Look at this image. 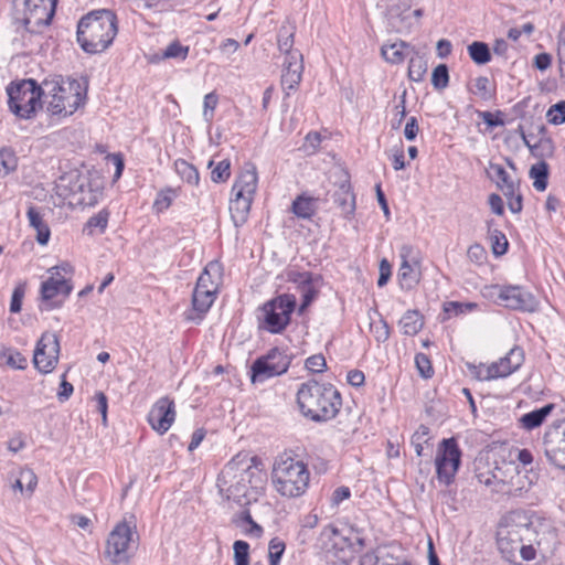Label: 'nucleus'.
<instances>
[{
    "instance_id": "8",
    "label": "nucleus",
    "mask_w": 565,
    "mask_h": 565,
    "mask_svg": "<svg viewBox=\"0 0 565 565\" xmlns=\"http://www.w3.org/2000/svg\"><path fill=\"white\" fill-rule=\"evenodd\" d=\"M57 191L70 205L75 206H93L102 196L100 184L79 173L61 178Z\"/></svg>"
},
{
    "instance_id": "53",
    "label": "nucleus",
    "mask_w": 565,
    "mask_h": 565,
    "mask_svg": "<svg viewBox=\"0 0 565 565\" xmlns=\"http://www.w3.org/2000/svg\"><path fill=\"white\" fill-rule=\"evenodd\" d=\"M473 94L483 100H490L493 96V90L490 89V81L486 76H479L475 79Z\"/></svg>"
},
{
    "instance_id": "26",
    "label": "nucleus",
    "mask_w": 565,
    "mask_h": 565,
    "mask_svg": "<svg viewBox=\"0 0 565 565\" xmlns=\"http://www.w3.org/2000/svg\"><path fill=\"white\" fill-rule=\"evenodd\" d=\"M554 409L555 404L550 403L541 408L529 412L520 417V426L526 430H533L540 427Z\"/></svg>"
},
{
    "instance_id": "25",
    "label": "nucleus",
    "mask_w": 565,
    "mask_h": 565,
    "mask_svg": "<svg viewBox=\"0 0 565 565\" xmlns=\"http://www.w3.org/2000/svg\"><path fill=\"white\" fill-rule=\"evenodd\" d=\"M254 198L236 196L230 202L231 218L236 227L246 223Z\"/></svg>"
},
{
    "instance_id": "44",
    "label": "nucleus",
    "mask_w": 565,
    "mask_h": 565,
    "mask_svg": "<svg viewBox=\"0 0 565 565\" xmlns=\"http://www.w3.org/2000/svg\"><path fill=\"white\" fill-rule=\"evenodd\" d=\"M189 54V46L182 45L179 41L171 42L162 52V58H175L184 61Z\"/></svg>"
},
{
    "instance_id": "33",
    "label": "nucleus",
    "mask_w": 565,
    "mask_h": 565,
    "mask_svg": "<svg viewBox=\"0 0 565 565\" xmlns=\"http://www.w3.org/2000/svg\"><path fill=\"white\" fill-rule=\"evenodd\" d=\"M218 270L220 266L217 263H209L207 266L204 268L203 273L199 276L195 289L216 292L217 282L213 280L212 273L218 274Z\"/></svg>"
},
{
    "instance_id": "19",
    "label": "nucleus",
    "mask_w": 565,
    "mask_h": 565,
    "mask_svg": "<svg viewBox=\"0 0 565 565\" xmlns=\"http://www.w3.org/2000/svg\"><path fill=\"white\" fill-rule=\"evenodd\" d=\"M399 257L402 259L398 269V279L401 286L406 289H412L420 280V263L416 256L415 249L411 245H403L399 249Z\"/></svg>"
},
{
    "instance_id": "15",
    "label": "nucleus",
    "mask_w": 565,
    "mask_h": 565,
    "mask_svg": "<svg viewBox=\"0 0 565 565\" xmlns=\"http://www.w3.org/2000/svg\"><path fill=\"white\" fill-rule=\"evenodd\" d=\"M291 358L281 349L273 348L266 355L256 359L252 365V382H264L281 375L289 369Z\"/></svg>"
},
{
    "instance_id": "35",
    "label": "nucleus",
    "mask_w": 565,
    "mask_h": 565,
    "mask_svg": "<svg viewBox=\"0 0 565 565\" xmlns=\"http://www.w3.org/2000/svg\"><path fill=\"white\" fill-rule=\"evenodd\" d=\"M470 58L478 65L487 64L491 60V53L488 44L475 41L468 45Z\"/></svg>"
},
{
    "instance_id": "22",
    "label": "nucleus",
    "mask_w": 565,
    "mask_h": 565,
    "mask_svg": "<svg viewBox=\"0 0 565 565\" xmlns=\"http://www.w3.org/2000/svg\"><path fill=\"white\" fill-rule=\"evenodd\" d=\"M422 15V9L411 11L405 0L392 4L387 10L390 28L397 33L408 32L413 28V20L417 21Z\"/></svg>"
},
{
    "instance_id": "51",
    "label": "nucleus",
    "mask_w": 565,
    "mask_h": 565,
    "mask_svg": "<svg viewBox=\"0 0 565 565\" xmlns=\"http://www.w3.org/2000/svg\"><path fill=\"white\" fill-rule=\"evenodd\" d=\"M218 97L215 93H209L204 96L203 100V119L206 124L211 125L213 117H214V110L217 106Z\"/></svg>"
},
{
    "instance_id": "60",
    "label": "nucleus",
    "mask_w": 565,
    "mask_h": 565,
    "mask_svg": "<svg viewBox=\"0 0 565 565\" xmlns=\"http://www.w3.org/2000/svg\"><path fill=\"white\" fill-rule=\"evenodd\" d=\"M49 273L50 277L47 279H53L55 281L67 280L65 275L72 273V267L68 264L64 263L50 268Z\"/></svg>"
},
{
    "instance_id": "54",
    "label": "nucleus",
    "mask_w": 565,
    "mask_h": 565,
    "mask_svg": "<svg viewBox=\"0 0 565 565\" xmlns=\"http://www.w3.org/2000/svg\"><path fill=\"white\" fill-rule=\"evenodd\" d=\"M285 543L275 537L270 540L269 546H268V557H269V564L270 565H278L280 562V558L285 552Z\"/></svg>"
},
{
    "instance_id": "30",
    "label": "nucleus",
    "mask_w": 565,
    "mask_h": 565,
    "mask_svg": "<svg viewBox=\"0 0 565 565\" xmlns=\"http://www.w3.org/2000/svg\"><path fill=\"white\" fill-rule=\"evenodd\" d=\"M423 318L416 310H408L399 320L402 332L406 335H415L423 328Z\"/></svg>"
},
{
    "instance_id": "6",
    "label": "nucleus",
    "mask_w": 565,
    "mask_h": 565,
    "mask_svg": "<svg viewBox=\"0 0 565 565\" xmlns=\"http://www.w3.org/2000/svg\"><path fill=\"white\" fill-rule=\"evenodd\" d=\"M253 475V467L247 455L243 457L241 455L236 456L225 465L217 477L216 484L220 493L239 505L247 504L249 502L248 492Z\"/></svg>"
},
{
    "instance_id": "16",
    "label": "nucleus",
    "mask_w": 565,
    "mask_h": 565,
    "mask_svg": "<svg viewBox=\"0 0 565 565\" xmlns=\"http://www.w3.org/2000/svg\"><path fill=\"white\" fill-rule=\"evenodd\" d=\"M543 451L551 465L565 470V419L554 423L546 429Z\"/></svg>"
},
{
    "instance_id": "9",
    "label": "nucleus",
    "mask_w": 565,
    "mask_h": 565,
    "mask_svg": "<svg viewBox=\"0 0 565 565\" xmlns=\"http://www.w3.org/2000/svg\"><path fill=\"white\" fill-rule=\"evenodd\" d=\"M139 534L136 525L127 521L118 523L109 533L105 556L114 565H127L137 548Z\"/></svg>"
},
{
    "instance_id": "11",
    "label": "nucleus",
    "mask_w": 565,
    "mask_h": 565,
    "mask_svg": "<svg viewBox=\"0 0 565 565\" xmlns=\"http://www.w3.org/2000/svg\"><path fill=\"white\" fill-rule=\"evenodd\" d=\"M488 296L497 303L512 310L534 312L539 309L536 297L519 285H492L487 288Z\"/></svg>"
},
{
    "instance_id": "39",
    "label": "nucleus",
    "mask_w": 565,
    "mask_h": 565,
    "mask_svg": "<svg viewBox=\"0 0 565 565\" xmlns=\"http://www.w3.org/2000/svg\"><path fill=\"white\" fill-rule=\"evenodd\" d=\"M427 72V62L416 54L411 56L408 65V77L413 82H422Z\"/></svg>"
},
{
    "instance_id": "31",
    "label": "nucleus",
    "mask_w": 565,
    "mask_h": 565,
    "mask_svg": "<svg viewBox=\"0 0 565 565\" xmlns=\"http://www.w3.org/2000/svg\"><path fill=\"white\" fill-rule=\"evenodd\" d=\"M215 291L198 290L194 288L192 295L193 309L200 315V319L209 311L215 300Z\"/></svg>"
},
{
    "instance_id": "63",
    "label": "nucleus",
    "mask_w": 565,
    "mask_h": 565,
    "mask_svg": "<svg viewBox=\"0 0 565 565\" xmlns=\"http://www.w3.org/2000/svg\"><path fill=\"white\" fill-rule=\"evenodd\" d=\"M23 296H24V289L22 287H17L13 290L12 297H11V302H10V311L11 312L18 313L21 311Z\"/></svg>"
},
{
    "instance_id": "48",
    "label": "nucleus",
    "mask_w": 565,
    "mask_h": 565,
    "mask_svg": "<svg viewBox=\"0 0 565 565\" xmlns=\"http://www.w3.org/2000/svg\"><path fill=\"white\" fill-rule=\"evenodd\" d=\"M477 308L475 302L448 301L444 303V311L448 317L459 316Z\"/></svg>"
},
{
    "instance_id": "57",
    "label": "nucleus",
    "mask_w": 565,
    "mask_h": 565,
    "mask_svg": "<svg viewBox=\"0 0 565 565\" xmlns=\"http://www.w3.org/2000/svg\"><path fill=\"white\" fill-rule=\"evenodd\" d=\"M415 364L419 374L424 379H429L433 375V366L428 356L424 353H417L415 355Z\"/></svg>"
},
{
    "instance_id": "32",
    "label": "nucleus",
    "mask_w": 565,
    "mask_h": 565,
    "mask_svg": "<svg viewBox=\"0 0 565 565\" xmlns=\"http://www.w3.org/2000/svg\"><path fill=\"white\" fill-rule=\"evenodd\" d=\"M530 178L533 180V186L536 191L543 192L547 188L548 164L540 161L533 164L529 171Z\"/></svg>"
},
{
    "instance_id": "7",
    "label": "nucleus",
    "mask_w": 565,
    "mask_h": 565,
    "mask_svg": "<svg viewBox=\"0 0 565 565\" xmlns=\"http://www.w3.org/2000/svg\"><path fill=\"white\" fill-rule=\"evenodd\" d=\"M295 34L296 25L289 20L281 24L277 33L278 50L285 54L281 86L287 95L298 87L303 72V56L299 50L294 49Z\"/></svg>"
},
{
    "instance_id": "5",
    "label": "nucleus",
    "mask_w": 565,
    "mask_h": 565,
    "mask_svg": "<svg viewBox=\"0 0 565 565\" xmlns=\"http://www.w3.org/2000/svg\"><path fill=\"white\" fill-rule=\"evenodd\" d=\"M309 480L310 472L302 460H298L286 452L275 459L271 470V484L281 497H301L309 487Z\"/></svg>"
},
{
    "instance_id": "27",
    "label": "nucleus",
    "mask_w": 565,
    "mask_h": 565,
    "mask_svg": "<svg viewBox=\"0 0 565 565\" xmlns=\"http://www.w3.org/2000/svg\"><path fill=\"white\" fill-rule=\"evenodd\" d=\"M414 49L404 41H396L392 44H384L381 53L384 60L392 64H401L413 52Z\"/></svg>"
},
{
    "instance_id": "56",
    "label": "nucleus",
    "mask_w": 565,
    "mask_h": 565,
    "mask_svg": "<svg viewBox=\"0 0 565 565\" xmlns=\"http://www.w3.org/2000/svg\"><path fill=\"white\" fill-rule=\"evenodd\" d=\"M286 278L288 281L297 284L300 288L303 286L312 284L313 276L309 271H298L295 269H290L286 273Z\"/></svg>"
},
{
    "instance_id": "38",
    "label": "nucleus",
    "mask_w": 565,
    "mask_h": 565,
    "mask_svg": "<svg viewBox=\"0 0 565 565\" xmlns=\"http://www.w3.org/2000/svg\"><path fill=\"white\" fill-rule=\"evenodd\" d=\"M1 361L8 366L17 370L26 367V359L17 350L8 348L0 352Z\"/></svg>"
},
{
    "instance_id": "24",
    "label": "nucleus",
    "mask_w": 565,
    "mask_h": 565,
    "mask_svg": "<svg viewBox=\"0 0 565 565\" xmlns=\"http://www.w3.org/2000/svg\"><path fill=\"white\" fill-rule=\"evenodd\" d=\"M258 177L254 166L244 170L233 184L232 193L236 196L254 198L257 190Z\"/></svg>"
},
{
    "instance_id": "50",
    "label": "nucleus",
    "mask_w": 565,
    "mask_h": 565,
    "mask_svg": "<svg viewBox=\"0 0 565 565\" xmlns=\"http://www.w3.org/2000/svg\"><path fill=\"white\" fill-rule=\"evenodd\" d=\"M235 565L249 564V545L245 541H235L233 545Z\"/></svg>"
},
{
    "instance_id": "4",
    "label": "nucleus",
    "mask_w": 565,
    "mask_h": 565,
    "mask_svg": "<svg viewBox=\"0 0 565 565\" xmlns=\"http://www.w3.org/2000/svg\"><path fill=\"white\" fill-rule=\"evenodd\" d=\"M117 31L116 17L111 11H93L79 20L77 42L87 53H102L113 43Z\"/></svg>"
},
{
    "instance_id": "37",
    "label": "nucleus",
    "mask_w": 565,
    "mask_h": 565,
    "mask_svg": "<svg viewBox=\"0 0 565 565\" xmlns=\"http://www.w3.org/2000/svg\"><path fill=\"white\" fill-rule=\"evenodd\" d=\"M18 166V158L14 151L10 148H2L0 150V179L7 177L10 172L14 171Z\"/></svg>"
},
{
    "instance_id": "18",
    "label": "nucleus",
    "mask_w": 565,
    "mask_h": 565,
    "mask_svg": "<svg viewBox=\"0 0 565 565\" xmlns=\"http://www.w3.org/2000/svg\"><path fill=\"white\" fill-rule=\"evenodd\" d=\"M524 362V352L521 348H512L508 354L486 367V375H479L480 381H491L507 377L518 371Z\"/></svg>"
},
{
    "instance_id": "13",
    "label": "nucleus",
    "mask_w": 565,
    "mask_h": 565,
    "mask_svg": "<svg viewBox=\"0 0 565 565\" xmlns=\"http://www.w3.org/2000/svg\"><path fill=\"white\" fill-rule=\"evenodd\" d=\"M461 463V450L455 438L443 439L435 459L436 473L439 482L449 486Z\"/></svg>"
},
{
    "instance_id": "21",
    "label": "nucleus",
    "mask_w": 565,
    "mask_h": 565,
    "mask_svg": "<svg viewBox=\"0 0 565 565\" xmlns=\"http://www.w3.org/2000/svg\"><path fill=\"white\" fill-rule=\"evenodd\" d=\"M72 288L70 280H44L41 285V298L44 303L42 309L52 310L60 308L70 296Z\"/></svg>"
},
{
    "instance_id": "49",
    "label": "nucleus",
    "mask_w": 565,
    "mask_h": 565,
    "mask_svg": "<svg viewBox=\"0 0 565 565\" xmlns=\"http://www.w3.org/2000/svg\"><path fill=\"white\" fill-rule=\"evenodd\" d=\"M231 177V162L228 159L220 161L211 171V180L215 183L226 182Z\"/></svg>"
},
{
    "instance_id": "23",
    "label": "nucleus",
    "mask_w": 565,
    "mask_h": 565,
    "mask_svg": "<svg viewBox=\"0 0 565 565\" xmlns=\"http://www.w3.org/2000/svg\"><path fill=\"white\" fill-rule=\"evenodd\" d=\"M334 204L341 210L343 217L350 220L355 212V195L352 192L349 174L341 172L339 185L332 194Z\"/></svg>"
},
{
    "instance_id": "28",
    "label": "nucleus",
    "mask_w": 565,
    "mask_h": 565,
    "mask_svg": "<svg viewBox=\"0 0 565 565\" xmlns=\"http://www.w3.org/2000/svg\"><path fill=\"white\" fill-rule=\"evenodd\" d=\"M26 216L30 226L36 231V242L40 245H46L51 236V231L43 218V214L35 206H30L26 211Z\"/></svg>"
},
{
    "instance_id": "59",
    "label": "nucleus",
    "mask_w": 565,
    "mask_h": 565,
    "mask_svg": "<svg viewBox=\"0 0 565 565\" xmlns=\"http://www.w3.org/2000/svg\"><path fill=\"white\" fill-rule=\"evenodd\" d=\"M305 366L315 373L323 372L327 366L326 359L322 354L311 355L306 360Z\"/></svg>"
},
{
    "instance_id": "55",
    "label": "nucleus",
    "mask_w": 565,
    "mask_h": 565,
    "mask_svg": "<svg viewBox=\"0 0 565 565\" xmlns=\"http://www.w3.org/2000/svg\"><path fill=\"white\" fill-rule=\"evenodd\" d=\"M175 195H177L175 191L170 188L166 189L163 191H160L154 200L153 207L158 212H162V211L167 210L171 205Z\"/></svg>"
},
{
    "instance_id": "61",
    "label": "nucleus",
    "mask_w": 565,
    "mask_h": 565,
    "mask_svg": "<svg viewBox=\"0 0 565 565\" xmlns=\"http://www.w3.org/2000/svg\"><path fill=\"white\" fill-rule=\"evenodd\" d=\"M301 291H302V302L299 307V311L303 312L307 309V307L312 302V300L316 298L318 291L312 286V284L303 286L301 288Z\"/></svg>"
},
{
    "instance_id": "46",
    "label": "nucleus",
    "mask_w": 565,
    "mask_h": 565,
    "mask_svg": "<svg viewBox=\"0 0 565 565\" xmlns=\"http://www.w3.org/2000/svg\"><path fill=\"white\" fill-rule=\"evenodd\" d=\"M489 177L493 180L498 188L501 185H508L509 183H514V181L510 178L505 169L498 163L490 162L489 164Z\"/></svg>"
},
{
    "instance_id": "64",
    "label": "nucleus",
    "mask_w": 565,
    "mask_h": 565,
    "mask_svg": "<svg viewBox=\"0 0 565 565\" xmlns=\"http://www.w3.org/2000/svg\"><path fill=\"white\" fill-rule=\"evenodd\" d=\"M392 274V266L387 259H382L380 263V277L377 279V286L383 287L387 284Z\"/></svg>"
},
{
    "instance_id": "47",
    "label": "nucleus",
    "mask_w": 565,
    "mask_h": 565,
    "mask_svg": "<svg viewBox=\"0 0 565 565\" xmlns=\"http://www.w3.org/2000/svg\"><path fill=\"white\" fill-rule=\"evenodd\" d=\"M449 83V72L446 64L437 65L431 74V84L436 89H444Z\"/></svg>"
},
{
    "instance_id": "29",
    "label": "nucleus",
    "mask_w": 565,
    "mask_h": 565,
    "mask_svg": "<svg viewBox=\"0 0 565 565\" xmlns=\"http://www.w3.org/2000/svg\"><path fill=\"white\" fill-rule=\"evenodd\" d=\"M537 132L541 136L537 141L534 143H531L529 136L525 135V132L521 129V138L524 142V145L531 150V152L534 156H545V154H552L553 152V145L552 140L547 137H545L546 128L545 126L541 125L537 127Z\"/></svg>"
},
{
    "instance_id": "12",
    "label": "nucleus",
    "mask_w": 565,
    "mask_h": 565,
    "mask_svg": "<svg viewBox=\"0 0 565 565\" xmlns=\"http://www.w3.org/2000/svg\"><path fill=\"white\" fill-rule=\"evenodd\" d=\"M296 305V297L289 294L266 302L262 309L263 327L271 333H280L288 326Z\"/></svg>"
},
{
    "instance_id": "34",
    "label": "nucleus",
    "mask_w": 565,
    "mask_h": 565,
    "mask_svg": "<svg viewBox=\"0 0 565 565\" xmlns=\"http://www.w3.org/2000/svg\"><path fill=\"white\" fill-rule=\"evenodd\" d=\"M487 225L493 254L495 256L504 255L509 246L505 235L501 231L492 228L493 221H488Z\"/></svg>"
},
{
    "instance_id": "36",
    "label": "nucleus",
    "mask_w": 565,
    "mask_h": 565,
    "mask_svg": "<svg viewBox=\"0 0 565 565\" xmlns=\"http://www.w3.org/2000/svg\"><path fill=\"white\" fill-rule=\"evenodd\" d=\"M177 173L189 184L198 185L200 181L199 171L194 166L183 159H179L174 163Z\"/></svg>"
},
{
    "instance_id": "52",
    "label": "nucleus",
    "mask_w": 565,
    "mask_h": 565,
    "mask_svg": "<svg viewBox=\"0 0 565 565\" xmlns=\"http://www.w3.org/2000/svg\"><path fill=\"white\" fill-rule=\"evenodd\" d=\"M550 124L562 125L565 122V100L558 102L551 106L546 113Z\"/></svg>"
},
{
    "instance_id": "40",
    "label": "nucleus",
    "mask_w": 565,
    "mask_h": 565,
    "mask_svg": "<svg viewBox=\"0 0 565 565\" xmlns=\"http://www.w3.org/2000/svg\"><path fill=\"white\" fill-rule=\"evenodd\" d=\"M315 202L311 198L298 196L292 203V212L301 218H310L315 214Z\"/></svg>"
},
{
    "instance_id": "1",
    "label": "nucleus",
    "mask_w": 565,
    "mask_h": 565,
    "mask_svg": "<svg viewBox=\"0 0 565 565\" xmlns=\"http://www.w3.org/2000/svg\"><path fill=\"white\" fill-rule=\"evenodd\" d=\"M535 531L529 515L523 511H512L502 518L497 531L498 548L510 563L533 561L536 551L531 542Z\"/></svg>"
},
{
    "instance_id": "41",
    "label": "nucleus",
    "mask_w": 565,
    "mask_h": 565,
    "mask_svg": "<svg viewBox=\"0 0 565 565\" xmlns=\"http://www.w3.org/2000/svg\"><path fill=\"white\" fill-rule=\"evenodd\" d=\"M324 536H328L331 546L333 548H339L340 551H344L345 547H352L351 540L343 535L337 527L334 526H328L323 530L322 533Z\"/></svg>"
},
{
    "instance_id": "3",
    "label": "nucleus",
    "mask_w": 565,
    "mask_h": 565,
    "mask_svg": "<svg viewBox=\"0 0 565 565\" xmlns=\"http://www.w3.org/2000/svg\"><path fill=\"white\" fill-rule=\"evenodd\" d=\"M87 82L55 75L42 82L43 104L51 115L70 116L85 104Z\"/></svg>"
},
{
    "instance_id": "2",
    "label": "nucleus",
    "mask_w": 565,
    "mask_h": 565,
    "mask_svg": "<svg viewBox=\"0 0 565 565\" xmlns=\"http://www.w3.org/2000/svg\"><path fill=\"white\" fill-rule=\"evenodd\" d=\"M297 404L302 416L321 423L331 420L338 415L342 398L332 384L310 380L299 386Z\"/></svg>"
},
{
    "instance_id": "14",
    "label": "nucleus",
    "mask_w": 565,
    "mask_h": 565,
    "mask_svg": "<svg viewBox=\"0 0 565 565\" xmlns=\"http://www.w3.org/2000/svg\"><path fill=\"white\" fill-rule=\"evenodd\" d=\"M57 0H14V7H23V24L31 32L51 23L55 13Z\"/></svg>"
},
{
    "instance_id": "58",
    "label": "nucleus",
    "mask_w": 565,
    "mask_h": 565,
    "mask_svg": "<svg viewBox=\"0 0 565 565\" xmlns=\"http://www.w3.org/2000/svg\"><path fill=\"white\" fill-rule=\"evenodd\" d=\"M241 521L243 523L248 524V527L245 529V533L247 535H250L253 537H260L263 534V527L258 525L254 520L252 519V515L248 511H243L241 514Z\"/></svg>"
},
{
    "instance_id": "42",
    "label": "nucleus",
    "mask_w": 565,
    "mask_h": 565,
    "mask_svg": "<svg viewBox=\"0 0 565 565\" xmlns=\"http://www.w3.org/2000/svg\"><path fill=\"white\" fill-rule=\"evenodd\" d=\"M108 218L109 212L105 209L89 217L85 226L88 235H93L96 228L98 230V233H104L108 224Z\"/></svg>"
},
{
    "instance_id": "17",
    "label": "nucleus",
    "mask_w": 565,
    "mask_h": 565,
    "mask_svg": "<svg viewBox=\"0 0 565 565\" xmlns=\"http://www.w3.org/2000/svg\"><path fill=\"white\" fill-rule=\"evenodd\" d=\"M58 353L57 335L49 332L43 333L34 351V366L42 373H50L58 361Z\"/></svg>"
},
{
    "instance_id": "45",
    "label": "nucleus",
    "mask_w": 565,
    "mask_h": 565,
    "mask_svg": "<svg viewBox=\"0 0 565 565\" xmlns=\"http://www.w3.org/2000/svg\"><path fill=\"white\" fill-rule=\"evenodd\" d=\"M429 439V428L420 425L412 436V445L417 456H423L424 445L428 444Z\"/></svg>"
},
{
    "instance_id": "43",
    "label": "nucleus",
    "mask_w": 565,
    "mask_h": 565,
    "mask_svg": "<svg viewBox=\"0 0 565 565\" xmlns=\"http://www.w3.org/2000/svg\"><path fill=\"white\" fill-rule=\"evenodd\" d=\"M370 332L379 343L385 342L390 338V327L382 317H379L377 320H371Z\"/></svg>"
},
{
    "instance_id": "20",
    "label": "nucleus",
    "mask_w": 565,
    "mask_h": 565,
    "mask_svg": "<svg viewBox=\"0 0 565 565\" xmlns=\"http://www.w3.org/2000/svg\"><path fill=\"white\" fill-rule=\"evenodd\" d=\"M174 402L164 396L159 398L148 414V423L158 434H166L175 420Z\"/></svg>"
},
{
    "instance_id": "62",
    "label": "nucleus",
    "mask_w": 565,
    "mask_h": 565,
    "mask_svg": "<svg viewBox=\"0 0 565 565\" xmlns=\"http://www.w3.org/2000/svg\"><path fill=\"white\" fill-rule=\"evenodd\" d=\"M20 476L26 490L32 493L38 484V478L31 469H21Z\"/></svg>"
},
{
    "instance_id": "10",
    "label": "nucleus",
    "mask_w": 565,
    "mask_h": 565,
    "mask_svg": "<svg viewBox=\"0 0 565 565\" xmlns=\"http://www.w3.org/2000/svg\"><path fill=\"white\" fill-rule=\"evenodd\" d=\"M7 92L9 108L20 118H31L36 109L42 106V84L39 86L34 79H24L20 83L11 84Z\"/></svg>"
}]
</instances>
